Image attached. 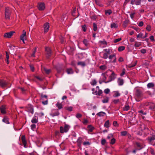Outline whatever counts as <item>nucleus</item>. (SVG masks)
<instances>
[{
    "label": "nucleus",
    "instance_id": "nucleus-27",
    "mask_svg": "<svg viewBox=\"0 0 155 155\" xmlns=\"http://www.w3.org/2000/svg\"><path fill=\"white\" fill-rule=\"evenodd\" d=\"M83 43L86 47L88 46L89 45V43L88 41L86 39H84L83 41Z\"/></svg>",
    "mask_w": 155,
    "mask_h": 155
},
{
    "label": "nucleus",
    "instance_id": "nucleus-41",
    "mask_svg": "<svg viewBox=\"0 0 155 155\" xmlns=\"http://www.w3.org/2000/svg\"><path fill=\"white\" fill-rule=\"evenodd\" d=\"M38 119L33 117L31 120V122L33 123H37L38 122Z\"/></svg>",
    "mask_w": 155,
    "mask_h": 155
},
{
    "label": "nucleus",
    "instance_id": "nucleus-40",
    "mask_svg": "<svg viewBox=\"0 0 155 155\" xmlns=\"http://www.w3.org/2000/svg\"><path fill=\"white\" fill-rule=\"evenodd\" d=\"M110 27L111 28H117V26L115 23H113L111 24Z\"/></svg>",
    "mask_w": 155,
    "mask_h": 155
},
{
    "label": "nucleus",
    "instance_id": "nucleus-48",
    "mask_svg": "<svg viewBox=\"0 0 155 155\" xmlns=\"http://www.w3.org/2000/svg\"><path fill=\"white\" fill-rule=\"evenodd\" d=\"M146 29L148 31H150L151 30V26L150 25H148L146 28Z\"/></svg>",
    "mask_w": 155,
    "mask_h": 155
},
{
    "label": "nucleus",
    "instance_id": "nucleus-45",
    "mask_svg": "<svg viewBox=\"0 0 155 155\" xmlns=\"http://www.w3.org/2000/svg\"><path fill=\"white\" fill-rule=\"evenodd\" d=\"M108 55L106 52L104 53L103 54L102 58L104 59H106L108 58Z\"/></svg>",
    "mask_w": 155,
    "mask_h": 155
},
{
    "label": "nucleus",
    "instance_id": "nucleus-64",
    "mask_svg": "<svg viewBox=\"0 0 155 155\" xmlns=\"http://www.w3.org/2000/svg\"><path fill=\"white\" fill-rule=\"evenodd\" d=\"M110 91V90L108 88H107L104 90V92L106 94H108Z\"/></svg>",
    "mask_w": 155,
    "mask_h": 155
},
{
    "label": "nucleus",
    "instance_id": "nucleus-31",
    "mask_svg": "<svg viewBox=\"0 0 155 155\" xmlns=\"http://www.w3.org/2000/svg\"><path fill=\"white\" fill-rule=\"evenodd\" d=\"M63 69L62 68L61 66H57L56 67V69L57 70V72L58 73H60L61 72Z\"/></svg>",
    "mask_w": 155,
    "mask_h": 155
},
{
    "label": "nucleus",
    "instance_id": "nucleus-19",
    "mask_svg": "<svg viewBox=\"0 0 155 155\" xmlns=\"http://www.w3.org/2000/svg\"><path fill=\"white\" fill-rule=\"evenodd\" d=\"M56 106L58 108L59 110L62 109L63 107V105L61 103L58 102L56 104Z\"/></svg>",
    "mask_w": 155,
    "mask_h": 155
},
{
    "label": "nucleus",
    "instance_id": "nucleus-18",
    "mask_svg": "<svg viewBox=\"0 0 155 155\" xmlns=\"http://www.w3.org/2000/svg\"><path fill=\"white\" fill-rule=\"evenodd\" d=\"M59 114V113L58 111V109H57L55 112H54L53 111L51 114V115L52 117H54L56 116H58Z\"/></svg>",
    "mask_w": 155,
    "mask_h": 155
},
{
    "label": "nucleus",
    "instance_id": "nucleus-7",
    "mask_svg": "<svg viewBox=\"0 0 155 155\" xmlns=\"http://www.w3.org/2000/svg\"><path fill=\"white\" fill-rule=\"evenodd\" d=\"M68 125H66L64 127L61 126L60 127V132L61 133H63L64 132H67L69 130Z\"/></svg>",
    "mask_w": 155,
    "mask_h": 155
},
{
    "label": "nucleus",
    "instance_id": "nucleus-15",
    "mask_svg": "<svg viewBox=\"0 0 155 155\" xmlns=\"http://www.w3.org/2000/svg\"><path fill=\"white\" fill-rule=\"evenodd\" d=\"M22 143L25 147H26L27 142L25 139V137L24 135H23L21 137Z\"/></svg>",
    "mask_w": 155,
    "mask_h": 155
},
{
    "label": "nucleus",
    "instance_id": "nucleus-10",
    "mask_svg": "<svg viewBox=\"0 0 155 155\" xmlns=\"http://www.w3.org/2000/svg\"><path fill=\"white\" fill-rule=\"evenodd\" d=\"M15 31H11L5 33L4 35V37L6 38H10L12 36Z\"/></svg>",
    "mask_w": 155,
    "mask_h": 155
},
{
    "label": "nucleus",
    "instance_id": "nucleus-14",
    "mask_svg": "<svg viewBox=\"0 0 155 155\" xmlns=\"http://www.w3.org/2000/svg\"><path fill=\"white\" fill-rule=\"evenodd\" d=\"M0 110L1 113L2 114H6V108L5 106L4 105H2L0 107Z\"/></svg>",
    "mask_w": 155,
    "mask_h": 155
},
{
    "label": "nucleus",
    "instance_id": "nucleus-16",
    "mask_svg": "<svg viewBox=\"0 0 155 155\" xmlns=\"http://www.w3.org/2000/svg\"><path fill=\"white\" fill-rule=\"evenodd\" d=\"M113 58H114L112 61V62L115 63L116 61V58L115 54L114 53L112 55H110L108 57L109 59L110 60L112 59Z\"/></svg>",
    "mask_w": 155,
    "mask_h": 155
},
{
    "label": "nucleus",
    "instance_id": "nucleus-47",
    "mask_svg": "<svg viewBox=\"0 0 155 155\" xmlns=\"http://www.w3.org/2000/svg\"><path fill=\"white\" fill-rule=\"evenodd\" d=\"M65 109L66 110H68L69 111H71L72 110L73 107H65Z\"/></svg>",
    "mask_w": 155,
    "mask_h": 155
},
{
    "label": "nucleus",
    "instance_id": "nucleus-44",
    "mask_svg": "<svg viewBox=\"0 0 155 155\" xmlns=\"http://www.w3.org/2000/svg\"><path fill=\"white\" fill-rule=\"evenodd\" d=\"M100 68L103 70H105L107 69V66L105 65H103L102 66H101L99 67Z\"/></svg>",
    "mask_w": 155,
    "mask_h": 155
},
{
    "label": "nucleus",
    "instance_id": "nucleus-25",
    "mask_svg": "<svg viewBox=\"0 0 155 155\" xmlns=\"http://www.w3.org/2000/svg\"><path fill=\"white\" fill-rule=\"evenodd\" d=\"M6 54V57L5 58V61L6 62V63L7 64H8L9 63L8 59L9 58V53L7 51H5Z\"/></svg>",
    "mask_w": 155,
    "mask_h": 155
},
{
    "label": "nucleus",
    "instance_id": "nucleus-29",
    "mask_svg": "<svg viewBox=\"0 0 155 155\" xmlns=\"http://www.w3.org/2000/svg\"><path fill=\"white\" fill-rule=\"evenodd\" d=\"M78 65H81L82 67H84L86 65L85 62L84 61H79L78 63Z\"/></svg>",
    "mask_w": 155,
    "mask_h": 155
},
{
    "label": "nucleus",
    "instance_id": "nucleus-52",
    "mask_svg": "<svg viewBox=\"0 0 155 155\" xmlns=\"http://www.w3.org/2000/svg\"><path fill=\"white\" fill-rule=\"evenodd\" d=\"M131 28L136 30L137 32H139L140 31V29L137 27H136L134 26H132Z\"/></svg>",
    "mask_w": 155,
    "mask_h": 155
},
{
    "label": "nucleus",
    "instance_id": "nucleus-9",
    "mask_svg": "<svg viewBox=\"0 0 155 155\" xmlns=\"http://www.w3.org/2000/svg\"><path fill=\"white\" fill-rule=\"evenodd\" d=\"M25 108L27 109V111L33 114L34 113V109L33 106L30 104H28V106L26 107Z\"/></svg>",
    "mask_w": 155,
    "mask_h": 155
},
{
    "label": "nucleus",
    "instance_id": "nucleus-51",
    "mask_svg": "<svg viewBox=\"0 0 155 155\" xmlns=\"http://www.w3.org/2000/svg\"><path fill=\"white\" fill-rule=\"evenodd\" d=\"M36 48H35L34 51H33L32 53V54H31V57H35V53L36 52Z\"/></svg>",
    "mask_w": 155,
    "mask_h": 155
},
{
    "label": "nucleus",
    "instance_id": "nucleus-11",
    "mask_svg": "<svg viewBox=\"0 0 155 155\" xmlns=\"http://www.w3.org/2000/svg\"><path fill=\"white\" fill-rule=\"evenodd\" d=\"M38 9L40 11L43 10L45 8V4L43 3H38Z\"/></svg>",
    "mask_w": 155,
    "mask_h": 155
},
{
    "label": "nucleus",
    "instance_id": "nucleus-50",
    "mask_svg": "<svg viewBox=\"0 0 155 155\" xmlns=\"http://www.w3.org/2000/svg\"><path fill=\"white\" fill-rule=\"evenodd\" d=\"M81 27L82 30L84 32H85L87 29L86 25H82Z\"/></svg>",
    "mask_w": 155,
    "mask_h": 155
},
{
    "label": "nucleus",
    "instance_id": "nucleus-17",
    "mask_svg": "<svg viewBox=\"0 0 155 155\" xmlns=\"http://www.w3.org/2000/svg\"><path fill=\"white\" fill-rule=\"evenodd\" d=\"M26 37V33L24 30L23 31V34L21 36L20 39L21 40H22L23 42L25 43L24 41V37Z\"/></svg>",
    "mask_w": 155,
    "mask_h": 155
},
{
    "label": "nucleus",
    "instance_id": "nucleus-34",
    "mask_svg": "<svg viewBox=\"0 0 155 155\" xmlns=\"http://www.w3.org/2000/svg\"><path fill=\"white\" fill-rule=\"evenodd\" d=\"M105 112L102 111L100 112L97 114V115L99 116H104V114H105Z\"/></svg>",
    "mask_w": 155,
    "mask_h": 155
},
{
    "label": "nucleus",
    "instance_id": "nucleus-23",
    "mask_svg": "<svg viewBox=\"0 0 155 155\" xmlns=\"http://www.w3.org/2000/svg\"><path fill=\"white\" fill-rule=\"evenodd\" d=\"M8 119V118L7 117L5 116L3 118L2 121L7 124H9V122Z\"/></svg>",
    "mask_w": 155,
    "mask_h": 155
},
{
    "label": "nucleus",
    "instance_id": "nucleus-37",
    "mask_svg": "<svg viewBox=\"0 0 155 155\" xmlns=\"http://www.w3.org/2000/svg\"><path fill=\"white\" fill-rule=\"evenodd\" d=\"M125 47L124 46H120L118 48V51H121L125 49Z\"/></svg>",
    "mask_w": 155,
    "mask_h": 155
},
{
    "label": "nucleus",
    "instance_id": "nucleus-61",
    "mask_svg": "<svg viewBox=\"0 0 155 155\" xmlns=\"http://www.w3.org/2000/svg\"><path fill=\"white\" fill-rule=\"evenodd\" d=\"M121 38H119L116 39H115L114 40V42L115 43H116L119 41H120V40H121Z\"/></svg>",
    "mask_w": 155,
    "mask_h": 155
},
{
    "label": "nucleus",
    "instance_id": "nucleus-24",
    "mask_svg": "<svg viewBox=\"0 0 155 155\" xmlns=\"http://www.w3.org/2000/svg\"><path fill=\"white\" fill-rule=\"evenodd\" d=\"M41 99L42 100H44V99L46 100L48 99V96L46 95H43V94L41 93L40 94Z\"/></svg>",
    "mask_w": 155,
    "mask_h": 155
},
{
    "label": "nucleus",
    "instance_id": "nucleus-53",
    "mask_svg": "<svg viewBox=\"0 0 155 155\" xmlns=\"http://www.w3.org/2000/svg\"><path fill=\"white\" fill-rule=\"evenodd\" d=\"M125 71H126V70H125V69L123 68L122 69V72L120 74V76H123L125 74Z\"/></svg>",
    "mask_w": 155,
    "mask_h": 155
},
{
    "label": "nucleus",
    "instance_id": "nucleus-63",
    "mask_svg": "<svg viewBox=\"0 0 155 155\" xmlns=\"http://www.w3.org/2000/svg\"><path fill=\"white\" fill-rule=\"evenodd\" d=\"M30 69H31V71H32V72H34V70H35V68H34L33 65H30Z\"/></svg>",
    "mask_w": 155,
    "mask_h": 155
},
{
    "label": "nucleus",
    "instance_id": "nucleus-28",
    "mask_svg": "<svg viewBox=\"0 0 155 155\" xmlns=\"http://www.w3.org/2000/svg\"><path fill=\"white\" fill-rule=\"evenodd\" d=\"M130 109V106L128 104H126L125 107L123 108L124 111H127Z\"/></svg>",
    "mask_w": 155,
    "mask_h": 155
},
{
    "label": "nucleus",
    "instance_id": "nucleus-2",
    "mask_svg": "<svg viewBox=\"0 0 155 155\" xmlns=\"http://www.w3.org/2000/svg\"><path fill=\"white\" fill-rule=\"evenodd\" d=\"M10 83L4 79H0V86L3 88L6 87L9 88L11 87V84L9 85Z\"/></svg>",
    "mask_w": 155,
    "mask_h": 155
},
{
    "label": "nucleus",
    "instance_id": "nucleus-62",
    "mask_svg": "<svg viewBox=\"0 0 155 155\" xmlns=\"http://www.w3.org/2000/svg\"><path fill=\"white\" fill-rule=\"evenodd\" d=\"M82 115L80 113H78L76 115V117L78 118H81L82 117Z\"/></svg>",
    "mask_w": 155,
    "mask_h": 155
},
{
    "label": "nucleus",
    "instance_id": "nucleus-49",
    "mask_svg": "<svg viewBox=\"0 0 155 155\" xmlns=\"http://www.w3.org/2000/svg\"><path fill=\"white\" fill-rule=\"evenodd\" d=\"M116 139L114 138L112 139L110 141V144L113 145L115 143Z\"/></svg>",
    "mask_w": 155,
    "mask_h": 155
},
{
    "label": "nucleus",
    "instance_id": "nucleus-13",
    "mask_svg": "<svg viewBox=\"0 0 155 155\" xmlns=\"http://www.w3.org/2000/svg\"><path fill=\"white\" fill-rule=\"evenodd\" d=\"M83 142V139L81 137H79L78 139L77 142L78 147L80 148L81 147V143Z\"/></svg>",
    "mask_w": 155,
    "mask_h": 155
},
{
    "label": "nucleus",
    "instance_id": "nucleus-42",
    "mask_svg": "<svg viewBox=\"0 0 155 155\" xmlns=\"http://www.w3.org/2000/svg\"><path fill=\"white\" fill-rule=\"evenodd\" d=\"M141 0H134L135 4L137 5H139L140 4Z\"/></svg>",
    "mask_w": 155,
    "mask_h": 155
},
{
    "label": "nucleus",
    "instance_id": "nucleus-56",
    "mask_svg": "<svg viewBox=\"0 0 155 155\" xmlns=\"http://www.w3.org/2000/svg\"><path fill=\"white\" fill-rule=\"evenodd\" d=\"M106 143V140L105 139H103L101 140V144L102 145H104L105 144V143Z\"/></svg>",
    "mask_w": 155,
    "mask_h": 155
},
{
    "label": "nucleus",
    "instance_id": "nucleus-59",
    "mask_svg": "<svg viewBox=\"0 0 155 155\" xmlns=\"http://www.w3.org/2000/svg\"><path fill=\"white\" fill-rule=\"evenodd\" d=\"M91 143L88 141H84L83 143V144L84 145H89Z\"/></svg>",
    "mask_w": 155,
    "mask_h": 155
},
{
    "label": "nucleus",
    "instance_id": "nucleus-8",
    "mask_svg": "<svg viewBox=\"0 0 155 155\" xmlns=\"http://www.w3.org/2000/svg\"><path fill=\"white\" fill-rule=\"evenodd\" d=\"M135 144L137 148L136 149L138 150H140L144 147L143 143H141L136 142H135Z\"/></svg>",
    "mask_w": 155,
    "mask_h": 155
},
{
    "label": "nucleus",
    "instance_id": "nucleus-3",
    "mask_svg": "<svg viewBox=\"0 0 155 155\" xmlns=\"http://www.w3.org/2000/svg\"><path fill=\"white\" fill-rule=\"evenodd\" d=\"M11 13V9L8 7L5 8V18L6 19H9Z\"/></svg>",
    "mask_w": 155,
    "mask_h": 155
},
{
    "label": "nucleus",
    "instance_id": "nucleus-5",
    "mask_svg": "<svg viewBox=\"0 0 155 155\" xmlns=\"http://www.w3.org/2000/svg\"><path fill=\"white\" fill-rule=\"evenodd\" d=\"M45 53L47 59H49L52 54V51L50 48L46 47L45 48Z\"/></svg>",
    "mask_w": 155,
    "mask_h": 155
},
{
    "label": "nucleus",
    "instance_id": "nucleus-54",
    "mask_svg": "<svg viewBox=\"0 0 155 155\" xmlns=\"http://www.w3.org/2000/svg\"><path fill=\"white\" fill-rule=\"evenodd\" d=\"M113 124L115 127H118L119 126V124H118L117 122L116 121H113Z\"/></svg>",
    "mask_w": 155,
    "mask_h": 155
},
{
    "label": "nucleus",
    "instance_id": "nucleus-60",
    "mask_svg": "<svg viewBox=\"0 0 155 155\" xmlns=\"http://www.w3.org/2000/svg\"><path fill=\"white\" fill-rule=\"evenodd\" d=\"M143 34L142 33H140L137 35V38H142L143 37Z\"/></svg>",
    "mask_w": 155,
    "mask_h": 155
},
{
    "label": "nucleus",
    "instance_id": "nucleus-26",
    "mask_svg": "<svg viewBox=\"0 0 155 155\" xmlns=\"http://www.w3.org/2000/svg\"><path fill=\"white\" fill-rule=\"evenodd\" d=\"M87 128L89 129V131L91 132L94 129V127L92 126L91 125H89L87 126Z\"/></svg>",
    "mask_w": 155,
    "mask_h": 155
},
{
    "label": "nucleus",
    "instance_id": "nucleus-21",
    "mask_svg": "<svg viewBox=\"0 0 155 155\" xmlns=\"http://www.w3.org/2000/svg\"><path fill=\"white\" fill-rule=\"evenodd\" d=\"M66 72L68 74H73L74 72L72 69L71 68H67L66 69Z\"/></svg>",
    "mask_w": 155,
    "mask_h": 155
},
{
    "label": "nucleus",
    "instance_id": "nucleus-55",
    "mask_svg": "<svg viewBox=\"0 0 155 155\" xmlns=\"http://www.w3.org/2000/svg\"><path fill=\"white\" fill-rule=\"evenodd\" d=\"M149 108L150 109L155 110V104L150 106L149 107Z\"/></svg>",
    "mask_w": 155,
    "mask_h": 155
},
{
    "label": "nucleus",
    "instance_id": "nucleus-32",
    "mask_svg": "<svg viewBox=\"0 0 155 155\" xmlns=\"http://www.w3.org/2000/svg\"><path fill=\"white\" fill-rule=\"evenodd\" d=\"M154 86V84L152 83H150L147 84V87L148 88H153Z\"/></svg>",
    "mask_w": 155,
    "mask_h": 155
},
{
    "label": "nucleus",
    "instance_id": "nucleus-57",
    "mask_svg": "<svg viewBox=\"0 0 155 155\" xmlns=\"http://www.w3.org/2000/svg\"><path fill=\"white\" fill-rule=\"evenodd\" d=\"M76 11V8L74 9L72 12V15L73 16L75 17L76 15H75V11Z\"/></svg>",
    "mask_w": 155,
    "mask_h": 155
},
{
    "label": "nucleus",
    "instance_id": "nucleus-20",
    "mask_svg": "<svg viewBox=\"0 0 155 155\" xmlns=\"http://www.w3.org/2000/svg\"><path fill=\"white\" fill-rule=\"evenodd\" d=\"M117 82L119 85L121 86L124 84V80L123 79L120 78H118L117 80Z\"/></svg>",
    "mask_w": 155,
    "mask_h": 155
},
{
    "label": "nucleus",
    "instance_id": "nucleus-6",
    "mask_svg": "<svg viewBox=\"0 0 155 155\" xmlns=\"http://www.w3.org/2000/svg\"><path fill=\"white\" fill-rule=\"evenodd\" d=\"M108 71H110V72H112V73L109 77V80L107 81V82H109L112 81V80H114L116 78V75L114 73V71H112L109 70L107 71L106 73H107Z\"/></svg>",
    "mask_w": 155,
    "mask_h": 155
},
{
    "label": "nucleus",
    "instance_id": "nucleus-43",
    "mask_svg": "<svg viewBox=\"0 0 155 155\" xmlns=\"http://www.w3.org/2000/svg\"><path fill=\"white\" fill-rule=\"evenodd\" d=\"M93 30L94 31H96L97 29V26L96 24L94 23H93Z\"/></svg>",
    "mask_w": 155,
    "mask_h": 155
},
{
    "label": "nucleus",
    "instance_id": "nucleus-46",
    "mask_svg": "<svg viewBox=\"0 0 155 155\" xmlns=\"http://www.w3.org/2000/svg\"><path fill=\"white\" fill-rule=\"evenodd\" d=\"M120 134L121 136H125L127 135V132L126 131H121L120 132Z\"/></svg>",
    "mask_w": 155,
    "mask_h": 155
},
{
    "label": "nucleus",
    "instance_id": "nucleus-4",
    "mask_svg": "<svg viewBox=\"0 0 155 155\" xmlns=\"http://www.w3.org/2000/svg\"><path fill=\"white\" fill-rule=\"evenodd\" d=\"M155 140V135H153L152 136L148 137L146 139V140L147 141L148 143L153 145L155 144L154 140Z\"/></svg>",
    "mask_w": 155,
    "mask_h": 155
},
{
    "label": "nucleus",
    "instance_id": "nucleus-36",
    "mask_svg": "<svg viewBox=\"0 0 155 155\" xmlns=\"http://www.w3.org/2000/svg\"><path fill=\"white\" fill-rule=\"evenodd\" d=\"M135 47H138L141 45V44L140 42H136L134 45Z\"/></svg>",
    "mask_w": 155,
    "mask_h": 155
},
{
    "label": "nucleus",
    "instance_id": "nucleus-35",
    "mask_svg": "<svg viewBox=\"0 0 155 155\" xmlns=\"http://www.w3.org/2000/svg\"><path fill=\"white\" fill-rule=\"evenodd\" d=\"M105 73H102V75H103L104 76V78L103 79V81L102 82H104L105 83H107V82H107V81H106V80L107 78V77L105 76Z\"/></svg>",
    "mask_w": 155,
    "mask_h": 155
},
{
    "label": "nucleus",
    "instance_id": "nucleus-12",
    "mask_svg": "<svg viewBox=\"0 0 155 155\" xmlns=\"http://www.w3.org/2000/svg\"><path fill=\"white\" fill-rule=\"evenodd\" d=\"M44 33H46L48 31L49 28V23L48 22L45 23L44 25Z\"/></svg>",
    "mask_w": 155,
    "mask_h": 155
},
{
    "label": "nucleus",
    "instance_id": "nucleus-58",
    "mask_svg": "<svg viewBox=\"0 0 155 155\" xmlns=\"http://www.w3.org/2000/svg\"><path fill=\"white\" fill-rule=\"evenodd\" d=\"M137 64V62H135L134 64H129L128 65L129 68H131L134 67Z\"/></svg>",
    "mask_w": 155,
    "mask_h": 155
},
{
    "label": "nucleus",
    "instance_id": "nucleus-39",
    "mask_svg": "<svg viewBox=\"0 0 155 155\" xmlns=\"http://www.w3.org/2000/svg\"><path fill=\"white\" fill-rule=\"evenodd\" d=\"M96 3L100 6H102V5L101 4L99 0H95Z\"/></svg>",
    "mask_w": 155,
    "mask_h": 155
},
{
    "label": "nucleus",
    "instance_id": "nucleus-1",
    "mask_svg": "<svg viewBox=\"0 0 155 155\" xmlns=\"http://www.w3.org/2000/svg\"><path fill=\"white\" fill-rule=\"evenodd\" d=\"M143 94L141 91L139 89L136 90L135 92V98L137 101H139L142 99Z\"/></svg>",
    "mask_w": 155,
    "mask_h": 155
},
{
    "label": "nucleus",
    "instance_id": "nucleus-33",
    "mask_svg": "<svg viewBox=\"0 0 155 155\" xmlns=\"http://www.w3.org/2000/svg\"><path fill=\"white\" fill-rule=\"evenodd\" d=\"M109 98L108 97H106L105 98H104L102 100V101L104 103H108L109 101Z\"/></svg>",
    "mask_w": 155,
    "mask_h": 155
},
{
    "label": "nucleus",
    "instance_id": "nucleus-38",
    "mask_svg": "<svg viewBox=\"0 0 155 155\" xmlns=\"http://www.w3.org/2000/svg\"><path fill=\"white\" fill-rule=\"evenodd\" d=\"M44 70L45 71V72L47 74H49L50 72H51V70L50 69H47L45 68H44Z\"/></svg>",
    "mask_w": 155,
    "mask_h": 155
},
{
    "label": "nucleus",
    "instance_id": "nucleus-30",
    "mask_svg": "<svg viewBox=\"0 0 155 155\" xmlns=\"http://www.w3.org/2000/svg\"><path fill=\"white\" fill-rule=\"evenodd\" d=\"M104 126L106 128H109V120H108L106 121L104 124Z\"/></svg>",
    "mask_w": 155,
    "mask_h": 155
},
{
    "label": "nucleus",
    "instance_id": "nucleus-22",
    "mask_svg": "<svg viewBox=\"0 0 155 155\" xmlns=\"http://www.w3.org/2000/svg\"><path fill=\"white\" fill-rule=\"evenodd\" d=\"M105 14L106 15H110L112 13V11L111 9H108L105 10Z\"/></svg>",
    "mask_w": 155,
    "mask_h": 155
}]
</instances>
